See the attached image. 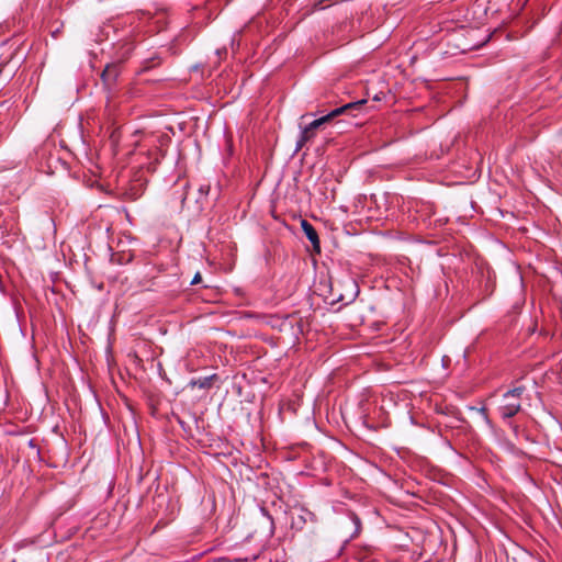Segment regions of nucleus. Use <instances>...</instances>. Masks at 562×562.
<instances>
[{
    "label": "nucleus",
    "instance_id": "1",
    "mask_svg": "<svg viewBox=\"0 0 562 562\" xmlns=\"http://www.w3.org/2000/svg\"><path fill=\"white\" fill-rule=\"evenodd\" d=\"M522 387H516L514 390L508 391L504 398L506 403L499 407L501 415L503 418H510L515 416L520 409L519 397L522 393Z\"/></svg>",
    "mask_w": 562,
    "mask_h": 562
},
{
    "label": "nucleus",
    "instance_id": "2",
    "mask_svg": "<svg viewBox=\"0 0 562 562\" xmlns=\"http://www.w3.org/2000/svg\"><path fill=\"white\" fill-rule=\"evenodd\" d=\"M364 103V101H361V102H357V103H347L342 106H339L335 110H333L331 112H329L328 114L319 117V119H316L312 122V126H322L323 124L329 122L330 120L346 113L349 109H352L355 106H358L360 104Z\"/></svg>",
    "mask_w": 562,
    "mask_h": 562
},
{
    "label": "nucleus",
    "instance_id": "3",
    "mask_svg": "<svg viewBox=\"0 0 562 562\" xmlns=\"http://www.w3.org/2000/svg\"><path fill=\"white\" fill-rule=\"evenodd\" d=\"M364 103V101H361V102H357V103H347L342 106H339L335 110H333L331 112H329L328 114L319 117V119H316L312 122V126H322L323 124L329 122L330 120L346 113L349 109H352L355 106H358L360 104Z\"/></svg>",
    "mask_w": 562,
    "mask_h": 562
},
{
    "label": "nucleus",
    "instance_id": "4",
    "mask_svg": "<svg viewBox=\"0 0 562 562\" xmlns=\"http://www.w3.org/2000/svg\"><path fill=\"white\" fill-rule=\"evenodd\" d=\"M301 227H302L306 238L313 245L314 251L319 254L321 252V241H319L318 234H317L316 229L306 220H302Z\"/></svg>",
    "mask_w": 562,
    "mask_h": 562
},
{
    "label": "nucleus",
    "instance_id": "5",
    "mask_svg": "<svg viewBox=\"0 0 562 562\" xmlns=\"http://www.w3.org/2000/svg\"><path fill=\"white\" fill-rule=\"evenodd\" d=\"M318 128V126H312V123H310L307 126H305L302 132L300 139L297 142L299 147L301 148L304 146L310 139H312L315 136V131Z\"/></svg>",
    "mask_w": 562,
    "mask_h": 562
},
{
    "label": "nucleus",
    "instance_id": "6",
    "mask_svg": "<svg viewBox=\"0 0 562 562\" xmlns=\"http://www.w3.org/2000/svg\"><path fill=\"white\" fill-rule=\"evenodd\" d=\"M216 375H211V376H206V378H203V379H199V380H195V381H192L191 382V385L192 386H199L201 389H206V387H210L212 385V381L213 379H215Z\"/></svg>",
    "mask_w": 562,
    "mask_h": 562
},
{
    "label": "nucleus",
    "instance_id": "7",
    "mask_svg": "<svg viewBox=\"0 0 562 562\" xmlns=\"http://www.w3.org/2000/svg\"><path fill=\"white\" fill-rule=\"evenodd\" d=\"M201 279H202V278H201V274H200V272H198V273L193 277V279H192V281H191V284H198V283H200V282H201Z\"/></svg>",
    "mask_w": 562,
    "mask_h": 562
},
{
    "label": "nucleus",
    "instance_id": "8",
    "mask_svg": "<svg viewBox=\"0 0 562 562\" xmlns=\"http://www.w3.org/2000/svg\"><path fill=\"white\" fill-rule=\"evenodd\" d=\"M162 153L160 149H157L155 153V161H158L160 157H162Z\"/></svg>",
    "mask_w": 562,
    "mask_h": 562
}]
</instances>
